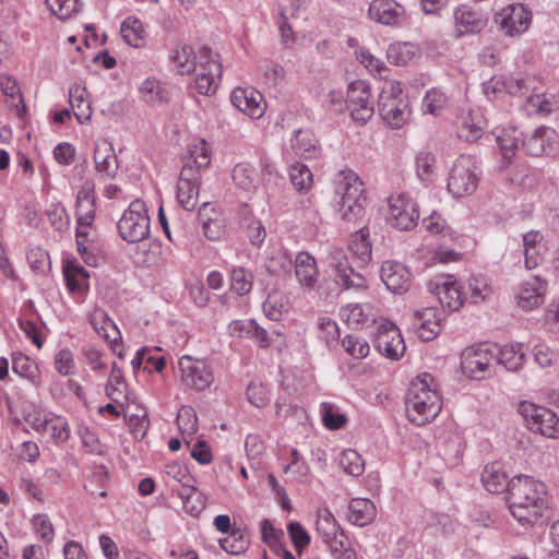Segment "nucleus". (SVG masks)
Instances as JSON below:
<instances>
[{"mask_svg": "<svg viewBox=\"0 0 559 559\" xmlns=\"http://www.w3.org/2000/svg\"><path fill=\"white\" fill-rule=\"evenodd\" d=\"M262 309L270 320L280 321L285 311L282 294L278 292L270 293L262 305Z\"/></svg>", "mask_w": 559, "mask_h": 559, "instance_id": "53", "label": "nucleus"}, {"mask_svg": "<svg viewBox=\"0 0 559 559\" xmlns=\"http://www.w3.org/2000/svg\"><path fill=\"white\" fill-rule=\"evenodd\" d=\"M373 502L366 498H354L348 504L347 519L357 526H365L376 518Z\"/></svg>", "mask_w": 559, "mask_h": 559, "instance_id": "27", "label": "nucleus"}, {"mask_svg": "<svg viewBox=\"0 0 559 559\" xmlns=\"http://www.w3.org/2000/svg\"><path fill=\"white\" fill-rule=\"evenodd\" d=\"M497 361L509 371L519 370L524 362V354L514 345L500 348Z\"/></svg>", "mask_w": 559, "mask_h": 559, "instance_id": "43", "label": "nucleus"}, {"mask_svg": "<svg viewBox=\"0 0 559 559\" xmlns=\"http://www.w3.org/2000/svg\"><path fill=\"white\" fill-rule=\"evenodd\" d=\"M239 225L243 231L251 227L258 229V233L250 234V242L253 246H260L264 241L266 236L265 228L260 221L255 219L248 205H243L239 210Z\"/></svg>", "mask_w": 559, "mask_h": 559, "instance_id": "34", "label": "nucleus"}, {"mask_svg": "<svg viewBox=\"0 0 559 559\" xmlns=\"http://www.w3.org/2000/svg\"><path fill=\"white\" fill-rule=\"evenodd\" d=\"M253 278L252 272L243 267H236L231 272V289L237 295L243 296L251 290Z\"/></svg>", "mask_w": 559, "mask_h": 559, "instance_id": "51", "label": "nucleus"}, {"mask_svg": "<svg viewBox=\"0 0 559 559\" xmlns=\"http://www.w3.org/2000/svg\"><path fill=\"white\" fill-rule=\"evenodd\" d=\"M197 424L194 409L190 406H182L177 415V425L186 442H188L187 437H192L197 432Z\"/></svg>", "mask_w": 559, "mask_h": 559, "instance_id": "47", "label": "nucleus"}, {"mask_svg": "<svg viewBox=\"0 0 559 559\" xmlns=\"http://www.w3.org/2000/svg\"><path fill=\"white\" fill-rule=\"evenodd\" d=\"M171 60L177 72L181 75L190 73L197 68L195 56L191 47L182 46L174 50Z\"/></svg>", "mask_w": 559, "mask_h": 559, "instance_id": "39", "label": "nucleus"}, {"mask_svg": "<svg viewBox=\"0 0 559 559\" xmlns=\"http://www.w3.org/2000/svg\"><path fill=\"white\" fill-rule=\"evenodd\" d=\"M91 322L95 329V331L103 336L108 342L116 343L117 336H119V331L117 330L114 322L106 317L104 312H96Z\"/></svg>", "mask_w": 559, "mask_h": 559, "instance_id": "49", "label": "nucleus"}, {"mask_svg": "<svg viewBox=\"0 0 559 559\" xmlns=\"http://www.w3.org/2000/svg\"><path fill=\"white\" fill-rule=\"evenodd\" d=\"M454 29L453 36L456 39L465 35H477L488 24V17L478 11L473 10L466 5H459L453 12Z\"/></svg>", "mask_w": 559, "mask_h": 559, "instance_id": "17", "label": "nucleus"}, {"mask_svg": "<svg viewBox=\"0 0 559 559\" xmlns=\"http://www.w3.org/2000/svg\"><path fill=\"white\" fill-rule=\"evenodd\" d=\"M343 530L334 519V516L325 511L320 514L317 520V533L324 544L335 538V536Z\"/></svg>", "mask_w": 559, "mask_h": 559, "instance_id": "41", "label": "nucleus"}, {"mask_svg": "<svg viewBox=\"0 0 559 559\" xmlns=\"http://www.w3.org/2000/svg\"><path fill=\"white\" fill-rule=\"evenodd\" d=\"M388 221L400 230H411L417 225L419 213L416 204L404 195L391 198L389 201Z\"/></svg>", "mask_w": 559, "mask_h": 559, "instance_id": "15", "label": "nucleus"}, {"mask_svg": "<svg viewBox=\"0 0 559 559\" xmlns=\"http://www.w3.org/2000/svg\"><path fill=\"white\" fill-rule=\"evenodd\" d=\"M290 181L299 192H306L312 185V174L304 164L293 165L289 171Z\"/></svg>", "mask_w": 559, "mask_h": 559, "instance_id": "55", "label": "nucleus"}, {"mask_svg": "<svg viewBox=\"0 0 559 559\" xmlns=\"http://www.w3.org/2000/svg\"><path fill=\"white\" fill-rule=\"evenodd\" d=\"M374 344L379 353L391 360H399L406 349L399 328L392 322H384L378 326Z\"/></svg>", "mask_w": 559, "mask_h": 559, "instance_id": "13", "label": "nucleus"}, {"mask_svg": "<svg viewBox=\"0 0 559 559\" xmlns=\"http://www.w3.org/2000/svg\"><path fill=\"white\" fill-rule=\"evenodd\" d=\"M522 146L533 156L552 155L559 151V136L552 128L539 127L522 141Z\"/></svg>", "mask_w": 559, "mask_h": 559, "instance_id": "18", "label": "nucleus"}, {"mask_svg": "<svg viewBox=\"0 0 559 559\" xmlns=\"http://www.w3.org/2000/svg\"><path fill=\"white\" fill-rule=\"evenodd\" d=\"M427 288L441 305L454 311L459 310L466 300L465 289L455 280H452L451 275L435 277L428 282Z\"/></svg>", "mask_w": 559, "mask_h": 559, "instance_id": "12", "label": "nucleus"}, {"mask_svg": "<svg viewBox=\"0 0 559 559\" xmlns=\"http://www.w3.org/2000/svg\"><path fill=\"white\" fill-rule=\"evenodd\" d=\"M381 280L394 294H403L411 286V272L400 262L385 261L381 266Z\"/></svg>", "mask_w": 559, "mask_h": 559, "instance_id": "21", "label": "nucleus"}, {"mask_svg": "<svg viewBox=\"0 0 559 559\" xmlns=\"http://www.w3.org/2000/svg\"><path fill=\"white\" fill-rule=\"evenodd\" d=\"M368 16L378 24L397 26L405 19V10L395 0H372L368 8Z\"/></svg>", "mask_w": 559, "mask_h": 559, "instance_id": "19", "label": "nucleus"}, {"mask_svg": "<svg viewBox=\"0 0 559 559\" xmlns=\"http://www.w3.org/2000/svg\"><path fill=\"white\" fill-rule=\"evenodd\" d=\"M435 378L430 373L418 376L411 385L406 411L412 423L423 426L433 419L442 407L439 393L432 388Z\"/></svg>", "mask_w": 559, "mask_h": 559, "instance_id": "2", "label": "nucleus"}, {"mask_svg": "<svg viewBox=\"0 0 559 559\" xmlns=\"http://www.w3.org/2000/svg\"><path fill=\"white\" fill-rule=\"evenodd\" d=\"M117 227L122 239L128 242L134 243L146 239L150 235V217L145 203L139 199L132 201Z\"/></svg>", "mask_w": 559, "mask_h": 559, "instance_id": "5", "label": "nucleus"}, {"mask_svg": "<svg viewBox=\"0 0 559 559\" xmlns=\"http://www.w3.org/2000/svg\"><path fill=\"white\" fill-rule=\"evenodd\" d=\"M230 100L237 109L251 118H260L264 112L265 105L263 104V96L253 88H235L231 93Z\"/></svg>", "mask_w": 559, "mask_h": 559, "instance_id": "22", "label": "nucleus"}, {"mask_svg": "<svg viewBox=\"0 0 559 559\" xmlns=\"http://www.w3.org/2000/svg\"><path fill=\"white\" fill-rule=\"evenodd\" d=\"M495 21L506 35L516 36L528 29L532 14L522 3H516L502 9Z\"/></svg>", "mask_w": 559, "mask_h": 559, "instance_id": "14", "label": "nucleus"}, {"mask_svg": "<svg viewBox=\"0 0 559 559\" xmlns=\"http://www.w3.org/2000/svg\"><path fill=\"white\" fill-rule=\"evenodd\" d=\"M519 412L530 430L548 438L559 437V418L551 409L523 402L520 404Z\"/></svg>", "mask_w": 559, "mask_h": 559, "instance_id": "8", "label": "nucleus"}, {"mask_svg": "<svg viewBox=\"0 0 559 559\" xmlns=\"http://www.w3.org/2000/svg\"><path fill=\"white\" fill-rule=\"evenodd\" d=\"M447 105V96L439 88H430L426 92L423 99V111L432 116L440 115Z\"/></svg>", "mask_w": 559, "mask_h": 559, "instance_id": "42", "label": "nucleus"}, {"mask_svg": "<svg viewBox=\"0 0 559 559\" xmlns=\"http://www.w3.org/2000/svg\"><path fill=\"white\" fill-rule=\"evenodd\" d=\"M342 345L347 354L355 359H362L368 356L370 346L368 342L355 335H347L343 338Z\"/></svg>", "mask_w": 559, "mask_h": 559, "instance_id": "59", "label": "nucleus"}, {"mask_svg": "<svg viewBox=\"0 0 559 559\" xmlns=\"http://www.w3.org/2000/svg\"><path fill=\"white\" fill-rule=\"evenodd\" d=\"M46 431H49L51 437L58 442H64L70 437L68 421L63 417L51 413H48Z\"/></svg>", "mask_w": 559, "mask_h": 559, "instance_id": "61", "label": "nucleus"}, {"mask_svg": "<svg viewBox=\"0 0 559 559\" xmlns=\"http://www.w3.org/2000/svg\"><path fill=\"white\" fill-rule=\"evenodd\" d=\"M332 266L335 269V282L345 289H366L367 281L349 264L348 260L341 250H336L332 255Z\"/></svg>", "mask_w": 559, "mask_h": 559, "instance_id": "20", "label": "nucleus"}, {"mask_svg": "<svg viewBox=\"0 0 559 559\" xmlns=\"http://www.w3.org/2000/svg\"><path fill=\"white\" fill-rule=\"evenodd\" d=\"M166 474L182 484L181 490L178 491V496L182 501L187 502L188 500L189 502L197 495V489L193 485L194 479L189 475L186 467L178 463L168 464L166 465Z\"/></svg>", "mask_w": 559, "mask_h": 559, "instance_id": "30", "label": "nucleus"}, {"mask_svg": "<svg viewBox=\"0 0 559 559\" xmlns=\"http://www.w3.org/2000/svg\"><path fill=\"white\" fill-rule=\"evenodd\" d=\"M49 223L58 231H64L68 229L70 219L66 209L60 204H50L46 211Z\"/></svg>", "mask_w": 559, "mask_h": 559, "instance_id": "62", "label": "nucleus"}, {"mask_svg": "<svg viewBox=\"0 0 559 559\" xmlns=\"http://www.w3.org/2000/svg\"><path fill=\"white\" fill-rule=\"evenodd\" d=\"M334 559H357L356 551L352 548L345 532H340L335 538L325 544Z\"/></svg>", "mask_w": 559, "mask_h": 559, "instance_id": "40", "label": "nucleus"}, {"mask_svg": "<svg viewBox=\"0 0 559 559\" xmlns=\"http://www.w3.org/2000/svg\"><path fill=\"white\" fill-rule=\"evenodd\" d=\"M290 141L294 152L300 157L311 159L320 154L318 140L312 131L308 129L296 130Z\"/></svg>", "mask_w": 559, "mask_h": 559, "instance_id": "26", "label": "nucleus"}, {"mask_svg": "<svg viewBox=\"0 0 559 559\" xmlns=\"http://www.w3.org/2000/svg\"><path fill=\"white\" fill-rule=\"evenodd\" d=\"M234 182L243 190H251L255 188L258 182V175L254 168L247 164H238L233 169Z\"/></svg>", "mask_w": 559, "mask_h": 559, "instance_id": "46", "label": "nucleus"}, {"mask_svg": "<svg viewBox=\"0 0 559 559\" xmlns=\"http://www.w3.org/2000/svg\"><path fill=\"white\" fill-rule=\"evenodd\" d=\"M290 257L281 249L273 250L265 260V270L270 275H281L292 270Z\"/></svg>", "mask_w": 559, "mask_h": 559, "instance_id": "38", "label": "nucleus"}, {"mask_svg": "<svg viewBox=\"0 0 559 559\" xmlns=\"http://www.w3.org/2000/svg\"><path fill=\"white\" fill-rule=\"evenodd\" d=\"M349 250L362 263L370 261L372 246L369 240V229L367 227H361L353 236V239L349 243Z\"/></svg>", "mask_w": 559, "mask_h": 559, "instance_id": "36", "label": "nucleus"}, {"mask_svg": "<svg viewBox=\"0 0 559 559\" xmlns=\"http://www.w3.org/2000/svg\"><path fill=\"white\" fill-rule=\"evenodd\" d=\"M388 59L395 66L407 64L415 56V48L409 43L391 44L386 50Z\"/></svg>", "mask_w": 559, "mask_h": 559, "instance_id": "44", "label": "nucleus"}, {"mask_svg": "<svg viewBox=\"0 0 559 559\" xmlns=\"http://www.w3.org/2000/svg\"><path fill=\"white\" fill-rule=\"evenodd\" d=\"M195 70L194 88L198 93L201 95L214 94L217 88V80L222 74L219 56L209 47H202L199 51V63Z\"/></svg>", "mask_w": 559, "mask_h": 559, "instance_id": "7", "label": "nucleus"}, {"mask_svg": "<svg viewBox=\"0 0 559 559\" xmlns=\"http://www.w3.org/2000/svg\"><path fill=\"white\" fill-rule=\"evenodd\" d=\"M178 365L180 382L187 389L201 392L214 382L212 367L205 360L183 356L179 359Z\"/></svg>", "mask_w": 559, "mask_h": 559, "instance_id": "9", "label": "nucleus"}, {"mask_svg": "<svg viewBox=\"0 0 559 559\" xmlns=\"http://www.w3.org/2000/svg\"><path fill=\"white\" fill-rule=\"evenodd\" d=\"M140 92L146 103L163 102L165 99L164 90L160 83L155 79H146L142 83Z\"/></svg>", "mask_w": 559, "mask_h": 559, "instance_id": "64", "label": "nucleus"}, {"mask_svg": "<svg viewBox=\"0 0 559 559\" xmlns=\"http://www.w3.org/2000/svg\"><path fill=\"white\" fill-rule=\"evenodd\" d=\"M126 382L122 372L116 362H112L111 372L106 385V393L114 402H119L124 397Z\"/></svg>", "mask_w": 559, "mask_h": 559, "instance_id": "48", "label": "nucleus"}, {"mask_svg": "<svg viewBox=\"0 0 559 559\" xmlns=\"http://www.w3.org/2000/svg\"><path fill=\"white\" fill-rule=\"evenodd\" d=\"M248 540L240 530H233L229 536L219 539V546L230 555H240L248 548Z\"/></svg>", "mask_w": 559, "mask_h": 559, "instance_id": "52", "label": "nucleus"}, {"mask_svg": "<svg viewBox=\"0 0 559 559\" xmlns=\"http://www.w3.org/2000/svg\"><path fill=\"white\" fill-rule=\"evenodd\" d=\"M443 311L436 307L417 310L412 317L413 331L425 342L432 341L442 330Z\"/></svg>", "mask_w": 559, "mask_h": 559, "instance_id": "16", "label": "nucleus"}, {"mask_svg": "<svg viewBox=\"0 0 559 559\" xmlns=\"http://www.w3.org/2000/svg\"><path fill=\"white\" fill-rule=\"evenodd\" d=\"M346 106L352 118L358 122L365 123L373 116V100L366 81L357 80L348 85Z\"/></svg>", "mask_w": 559, "mask_h": 559, "instance_id": "11", "label": "nucleus"}, {"mask_svg": "<svg viewBox=\"0 0 559 559\" xmlns=\"http://www.w3.org/2000/svg\"><path fill=\"white\" fill-rule=\"evenodd\" d=\"M481 481L484 487L492 493H500L506 489L509 490L510 480L500 468L499 465H487L481 473Z\"/></svg>", "mask_w": 559, "mask_h": 559, "instance_id": "32", "label": "nucleus"}, {"mask_svg": "<svg viewBox=\"0 0 559 559\" xmlns=\"http://www.w3.org/2000/svg\"><path fill=\"white\" fill-rule=\"evenodd\" d=\"M340 464L345 473L354 477L360 476L365 471V461L361 455L353 449H347L342 452Z\"/></svg>", "mask_w": 559, "mask_h": 559, "instance_id": "45", "label": "nucleus"}, {"mask_svg": "<svg viewBox=\"0 0 559 559\" xmlns=\"http://www.w3.org/2000/svg\"><path fill=\"white\" fill-rule=\"evenodd\" d=\"M123 40L132 47H141L144 44V29L140 20L129 16L120 27Z\"/></svg>", "mask_w": 559, "mask_h": 559, "instance_id": "37", "label": "nucleus"}, {"mask_svg": "<svg viewBox=\"0 0 559 559\" xmlns=\"http://www.w3.org/2000/svg\"><path fill=\"white\" fill-rule=\"evenodd\" d=\"M200 186L192 183L178 182L177 185V199L181 206L187 211H192L198 204Z\"/></svg>", "mask_w": 559, "mask_h": 559, "instance_id": "57", "label": "nucleus"}, {"mask_svg": "<svg viewBox=\"0 0 559 559\" xmlns=\"http://www.w3.org/2000/svg\"><path fill=\"white\" fill-rule=\"evenodd\" d=\"M0 86L8 106L15 111L17 118L24 119L26 107L17 82L11 76H1Z\"/></svg>", "mask_w": 559, "mask_h": 559, "instance_id": "28", "label": "nucleus"}, {"mask_svg": "<svg viewBox=\"0 0 559 559\" xmlns=\"http://www.w3.org/2000/svg\"><path fill=\"white\" fill-rule=\"evenodd\" d=\"M378 110L382 120L392 128H401L408 120L407 102L402 97L400 82H385L378 99Z\"/></svg>", "mask_w": 559, "mask_h": 559, "instance_id": "4", "label": "nucleus"}, {"mask_svg": "<svg viewBox=\"0 0 559 559\" xmlns=\"http://www.w3.org/2000/svg\"><path fill=\"white\" fill-rule=\"evenodd\" d=\"M12 370L22 378L27 379L34 384L40 382V373L38 366L34 360L23 353H13L12 355Z\"/></svg>", "mask_w": 559, "mask_h": 559, "instance_id": "33", "label": "nucleus"}, {"mask_svg": "<svg viewBox=\"0 0 559 559\" xmlns=\"http://www.w3.org/2000/svg\"><path fill=\"white\" fill-rule=\"evenodd\" d=\"M527 115H549L552 111V103L543 94H532L522 105Z\"/></svg>", "mask_w": 559, "mask_h": 559, "instance_id": "56", "label": "nucleus"}, {"mask_svg": "<svg viewBox=\"0 0 559 559\" xmlns=\"http://www.w3.org/2000/svg\"><path fill=\"white\" fill-rule=\"evenodd\" d=\"M335 205L342 218L353 221L364 213V185L352 170H342L334 180Z\"/></svg>", "mask_w": 559, "mask_h": 559, "instance_id": "3", "label": "nucleus"}, {"mask_svg": "<svg viewBox=\"0 0 559 559\" xmlns=\"http://www.w3.org/2000/svg\"><path fill=\"white\" fill-rule=\"evenodd\" d=\"M478 185L476 166L471 156H460L450 169L448 191L454 198L472 194Z\"/></svg>", "mask_w": 559, "mask_h": 559, "instance_id": "6", "label": "nucleus"}, {"mask_svg": "<svg viewBox=\"0 0 559 559\" xmlns=\"http://www.w3.org/2000/svg\"><path fill=\"white\" fill-rule=\"evenodd\" d=\"M523 139H520L516 135V131L504 132L501 135L497 136V143L500 147L502 157L507 160L508 164L511 163L513 156L515 155V151L520 147V143L522 144Z\"/></svg>", "mask_w": 559, "mask_h": 559, "instance_id": "50", "label": "nucleus"}, {"mask_svg": "<svg viewBox=\"0 0 559 559\" xmlns=\"http://www.w3.org/2000/svg\"><path fill=\"white\" fill-rule=\"evenodd\" d=\"M50 11L60 20L69 19L74 12H78L82 3L80 0H46Z\"/></svg>", "mask_w": 559, "mask_h": 559, "instance_id": "58", "label": "nucleus"}, {"mask_svg": "<svg viewBox=\"0 0 559 559\" xmlns=\"http://www.w3.org/2000/svg\"><path fill=\"white\" fill-rule=\"evenodd\" d=\"M462 288L466 292V299L469 298L475 305L483 302L491 294V288L483 275H472Z\"/></svg>", "mask_w": 559, "mask_h": 559, "instance_id": "35", "label": "nucleus"}, {"mask_svg": "<svg viewBox=\"0 0 559 559\" xmlns=\"http://www.w3.org/2000/svg\"><path fill=\"white\" fill-rule=\"evenodd\" d=\"M435 156L430 152L421 151L417 154L415 159L416 174L423 182H428L431 180V176L433 175L435 169Z\"/></svg>", "mask_w": 559, "mask_h": 559, "instance_id": "60", "label": "nucleus"}, {"mask_svg": "<svg viewBox=\"0 0 559 559\" xmlns=\"http://www.w3.org/2000/svg\"><path fill=\"white\" fill-rule=\"evenodd\" d=\"M94 163L98 174L106 178L115 177L117 173V157L109 145H96Z\"/></svg>", "mask_w": 559, "mask_h": 559, "instance_id": "29", "label": "nucleus"}, {"mask_svg": "<svg viewBox=\"0 0 559 559\" xmlns=\"http://www.w3.org/2000/svg\"><path fill=\"white\" fill-rule=\"evenodd\" d=\"M340 316L353 330H359L374 320L372 307L369 304H348L341 308Z\"/></svg>", "mask_w": 559, "mask_h": 559, "instance_id": "25", "label": "nucleus"}, {"mask_svg": "<svg viewBox=\"0 0 559 559\" xmlns=\"http://www.w3.org/2000/svg\"><path fill=\"white\" fill-rule=\"evenodd\" d=\"M247 399L255 407H263L270 401L269 390L264 384L252 381L247 386Z\"/></svg>", "mask_w": 559, "mask_h": 559, "instance_id": "63", "label": "nucleus"}, {"mask_svg": "<svg viewBox=\"0 0 559 559\" xmlns=\"http://www.w3.org/2000/svg\"><path fill=\"white\" fill-rule=\"evenodd\" d=\"M545 282L534 276L522 283L518 293V305L525 311H530L544 302Z\"/></svg>", "mask_w": 559, "mask_h": 559, "instance_id": "24", "label": "nucleus"}, {"mask_svg": "<svg viewBox=\"0 0 559 559\" xmlns=\"http://www.w3.org/2000/svg\"><path fill=\"white\" fill-rule=\"evenodd\" d=\"M295 276L305 289H314L318 284L319 271L316 259L307 251H300L294 260Z\"/></svg>", "mask_w": 559, "mask_h": 559, "instance_id": "23", "label": "nucleus"}, {"mask_svg": "<svg viewBox=\"0 0 559 559\" xmlns=\"http://www.w3.org/2000/svg\"><path fill=\"white\" fill-rule=\"evenodd\" d=\"M508 504L520 524H534L548 508L547 487L531 476H514L509 485Z\"/></svg>", "mask_w": 559, "mask_h": 559, "instance_id": "1", "label": "nucleus"}, {"mask_svg": "<svg viewBox=\"0 0 559 559\" xmlns=\"http://www.w3.org/2000/svg\"><path fill=\"white\" fill-rule=\"evenodd\" d=\"M493 361H496V356L490 346L481 344L464 350L462 370L467 377L480 380L493 372Z\"/></svg>", "mask_w": 559, "mask_h": 559, "instance_id": "10", "label": "nucleus"}, {"mask_svg": "<svg viewBox=\"0 0 559 559\" xmlns=\"http://www.w3.org/2000/svg\"><path fill=\"white\" fill-rule=\"evenodd\" d=\"M484 129L485 124L480 118L475 120L474 117H469L462 122L457 134L460 139H463L466 142H475L481 138Z\"/></svg>", "mask_w": 559, "mask_h": 559, "instance_id": "54", "label": "nucleus"}, {"mask_svg": "<svg viewBox=\"0 0 559 559\" xmlns=\"http://www.w3.org/2000/svg\"><path fill=\"white\" fill-rule=\"evenodd\" d=\"M86 94V88L79 84L71 86L69 91L70 104L80 123H85L92 116L90 102L85 97Z\"/></svg>", "mask_w": 559, "mask_h": 559, "instance_id": "31", "label": "nucleus"}]
</instances>
